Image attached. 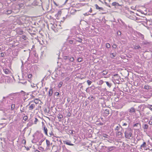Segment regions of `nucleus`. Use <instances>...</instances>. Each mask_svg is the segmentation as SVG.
Returning a JSON list of instances; mask_svg holds the SVG:
<instances>
[{"mask_svg": "<svg viewBox=\"0 0 152 152\" xmlns=\"http://www.w3.org/2000/svg\"><path fill=\"white\" fill-rule=\"evenodd\" d=\"M59 94V92H56L55 93V95L56 96H58Z\"/></svg>", "mask_w": 152, "mask_h": 152, "instance_id": "6e6d98bb", "label": "nucleus"}, {"mask_svg": "<svg viewBox=\"0 0 152 152\" xmlns=\"http://www.w3.org/2000/svg\"><path fill=\"white\" fill-rule=\"evenodd\" d=\"M128 112L130 115H133L136 112V109L134 107H131L128 110Z\"/></svg>", "mask_w": 152, "mask_h": 152, "instance_id": "20e7f679", "label": "nucleus"}, {"mask_svg": "<svg viewBox=\"0 0 152 152\" xmlns=\"http://www.w3.org/2000/svg\"><path fill=\"white\" fill-rule=\"evenodd\" d=\"M95 6L96 8V9H98L99 10H103L104 9L102 7H99V6L97 4H95Z\"/></svg>", "mask_w": 152, "mask_h": 152, "instance_id": "a211bd4d", "label": "nucleus"}, {"mask_svg": "<svg viewBox=\"0 0 152 152\" xmlns=\"http://www.w3.org/2000/svg\"><path fill=\"white\" fill-rule=\"evenodd\" d=\"M12 12V11L11 10H7L6 11L4 10V14L7 15L10 14Z\"/></svg>", "mask_w": 152, "mask_h": 152, "instance_id": "9d476101", "label": "nucleus"}, {"mask_svg": "<svg viewBox=\"0 0 152 152\" xmlns=\"http://www.w3.org/2000/svg\"><path fill=\"white\" fill-rule=\"evenodd\" d=\"M4 73L6 74H7L9 72V70H5L4 71Z\"/></svg>", "mask_w": 152, "mask_h": 152, "instance_id": "bf43d9fd", "label": "nucleus"}, {"mask_svg": "<svg viewBox=\"0 0 152 152\" xmlns=\"http://www.w3.org/2000/svg\"><path fill=\"white\" fill-rule=\"evenodd\" d=\"M115 132L119 131L121 128H122L121 126L119 124H115Z\"/></svg>", "mask_w": 152, "mask_h": 152, "instance_id": "39448f33", "label": "nucleus"}, {"mask_svg": "<svg viewBox=\"0 0 152 152\" xmlns=\"http://www.w3.org/2000/svg\"><path fill=\"white\" fill-rule=\"evenodd\" d=\"M74 60V58L73 57H71L70 59V61L71 62H73Z\"/></svg>", "mask_w": 152, "mask_h": 152, "instance_id": "de8ad7c7", "label": "nucleus"}, {"mask_svg": "<svg viewBox=\"0 0 152 152\" xmlns=\"http://www.w3.org/2000/svg\"><path fill=\"white\" fill-rule=\"evenodd\" d=\"M140 37H141V39H143L144 38V35L141 34H140Z\"/></svg>", "mask_w": 152, "mask_h": 152, "instance_id": "13d9d810", "label": "nucleus"}, {"mask_svg": "<svg viewBox=\"0 0 152 152\" xmlns=\"http://www.w3.org/2000/svg\"><path fill=\"white\" fill-rule=\"evenodd\" d=\"M58 118L59 120V121H61V119L63 117V115L61 114L60 113H59L58 114Z\"/></svg>", "mask_w": 152, "mask_h": 152, "instance_id": "aec40b11", "label": "nucleus"}, {"mask_svg": "<svg viewBox=\"0 0 152 152\" xmlns=\"http://www.w3.org/2000/svg\"><path fill=\"white\" fill-rule=\"evenodd\" d=\"M45 138L42 139H41L40 140V142H41V143H42V142H43L44 141V140H45Z\"/></svg>", "mask_w": 152, "mask_h": 152, "instance_id": "69168bd1", "label": "nucleus"}, {"mask_svg": "<svg viewBox=\"0 0 152 152\" xmlns=\"http://www.w3.org/2000/svg\"><path fill=\"white\" fill-rule=\"evenodd\" d=\"M101 73L103 75H106L108 73V71L107 70H103L101 72Z\"/></svg>", "mask_w": 152, "mask_h": 152, "instance_id": "b1692460", "label": "nucleus"}, {"mask_svg": "<svg viewBox=\"0 0 152 152\" xmlns=\"http://www.w3.org/2000/svg\"><path fill=\"white\" fill-rule=\"evenodd\" d=\"M112 4L113 6H115V7H118V6H121L122 5H120L118 3L116 2H113Z\"/></svg>", "mask_w": 152, "mask_h": 152, "instance_id": "2eb2a0df", "label": "nucleus"}, {"mask_svg": "<svg viewBox=\"0 0 152 152\" xmlns=\"http://www.w3.org/2000/svg\"><path fill=\"white\" fill-rule=\"evenodd\" d=\"M35 106V105L34 104H31L29 107V110H32L33 109Z\"/></svg>", "mask_w": 152, "mask_h": 152, "instance_id": "5701e85b", "label": "nucleus"}, {"mask_svg": "<svg viewBox=\"0 0 152 152\" xmlns=\"http://www.w3.org/2000/svg\"><path fill=\"white\" fill-rule=\"evenodd\" d=\"M106 47L107 48H109L110 47V45L109 43H107L106 44Z\"/></svg>", "mask_w": 152, "mask_h": 152, "instance_id": "c9c22d12", "label": "nucleus"}, {"mask_svg": "<svg viewBox=\"0 0 152 152\" xmlns=\"http://www.w3.org/2000/svg\"><path fill=\"white\" fill-rule=\"evenodd\" d=\"M53 89L52 88H51L49 89V90L48 93V95L49 96H50L52 95L53 92Z\"/></svg>", "mask_w": 152, "mask_h": 152, "instance_id": "dca6fc26", "label": "nucleus"}, {"mask_svg": "<svg viewBox=\"0 0 152 152\" xmlns=\"http://www.w3.org/2000/svg\"><path fill=\"white\" fill-rule=\"evenodd\" d=\"M122 124V125L124 126H126L127 125V124L126 123H124L123 121L122 122V123H121Z\"/></svg>", "mask_w": 152, "mask_h": 152, "instance_id": "c03bdc74", "label": "nucleus"}, {"mask_svg": "<svg viewBox=\"0 0 152 152\" xmlns=\"http://www.w3.org/2000/svg\"><path fill=\"white\" fill-rule=\"evenodd\" d=\"M6 78H5V79L7 80V82L8 83H10L11 82L12 80V79L9 76H6L5 77Z\"/></svg>", "mask_w": 152, "mask_h": 152, "instance_id": "1a4fd4ad", "label": "nucleus"}, {"mask_svg": "<svg viewBox=\"0 0 152 152\" xmlns=\"http://www.w3.org/2000/svg\"><path fill=\"white\" fill-rule=\"evenodd\" d=\"M71 114L70 113V112H69L67 114V115L69 117H70L71 116Z\"/></svg>", "mask_w": 152, "mask_h": 152, "instance_id": "338daca9", "label": "nucleus"}, {"mask_svg": "<svg viewBox=\"0 0 152 152\" xmlns=\"http://www.w3.org/2000/svg\"><path fill=\"white\" fill-rule=\"evenodd\" d=\"M15 104H12L11 105V110H13L15 107Z\"/></svg>", "mask_w": 152, "mask_h": 152, "instance_id": "473e14b6", "label": "nucleus"}, {"mask_svg": "<svg viewBox=\"0 0 152 152\" xmlns=\"http://www.w3.org/2000/svg\"><path fill=\"white\" fill-rule=\"evenodd\" d=\"M117 34L118 35H121V32L120 31H118L117 32Z\"/></svg>", "mask_w": 152, "mask_h": 152, "instance_id": "5fc2aeb1", "label": "nucleus"}, {"mask_svg": "<svg viewBox=\"0 0 152 152\" xmlns=\"http://www.w3.org/2000/svg\"><path fill=\"white\" fill-rule=\"evenodd\" d=\"M22 142H23L25 144H26V140L24 139H23L22 140Z\"/></svg>", "mask_w": 152, "mask_h": 152, "instance_id": "774afa93", "label": "nucleus"}, {"mask_svg": "<svg viewBox=\"0 0 152 152\" xmlns=\"http://www.w3.org/2000/svg\"><path fill=\"white\" fill-rule=\"evenodd\" d=\"M151 88V86H149L148 85H145L144 86V88L147 90L150 89Z\"/></svg>", "mask_w": 152, "mask_h": 152, "instance_id": "cd10ccee", "label": "nucleus"}, {"mask_svg": "<svg viewBox=\"0 0 152 152\" xmlns=\"http://www.w3.org/2000/svg\"><path fill=\"white\" fill-rule=\"evenodd\" d=\"M133 131L131 128H128L126 129L125 132V137L126 138L128 139H130L132 137Z\"/></svg>", "mask_w": 152, "mask_h": 152, "instance_id": "f257e3e1", "label": "nucleus"}, {"mask_svg": "<svg viewBox=\"0 0 152 152\" xmlns=\"http://www.w3.org/2000/svg\"><path fill=\"white\" fill-rule=\"evenodd\" d=\"M63 83V82H61V81L59 83L58 85V87L59 88H61V86H62V85Z\"/></svg>", "mask_w": 152, "mask_h": 152, "instance_id": "72a5a7b5", "label": "nucleus"}, {"mask_svg": "<svg viewBox=\"0 0 152 152\" xmlns=\"http://www.w3.org/2000/svg\"><path fill=\"white\" fill-rule=\"evenodd\" d=\"M49 134L50 136L53 135V134L52 132H50L49 133Z\"/></svg>", "mask_w": 152, "mask_h": 152, "instance_id": "0e129e2a", "label": "nucleus"}, {"mask_svg": "<svg viewBox=\"0 0 152 152\" xmlns=\"http://www.w3.org/2000/svg\"><path fill=\"white\" fill-rule=\"evenodd\" d=\"M148 107L152 111V105H149Z\"/></svg>", "mask_w": 152, "mask_h": 152, "instance_id": "864d4df0", "label": "nucleus"}, {"mask_svg": "<svg viewBox=\"0 0 152 152\" xmlns=\"http://www.w3.org/2000/svg\"><path fill=\"white\" fill-rule=\"evenodd\" d=\"M146 146V144L145 142H144L143 144L140 146V148L142 149V148H145Z\"/></svg>", "mask_w": 152, "mask_h": 152, "instance_id": "412c9836", "label": "nucleus"}, {"mask_svg": "<svg viewBox=\"0 0 152 152\" xmlns=\"http://www.w3.org/2000/svg\"><path fill=\"white\" fill-rule=\"evenodd\" d=\"M28 119V117L27 116H25L23 118V119L25 121H26Z\"/></svg>", "mask_w": 152, "mask_h": 152, "instance_id": "ea45409f", "label": "nucleus"}, {"mask_svg": "<svg viewBox=\"0 0 152 152\" xmlns=\"http://www.w3.org/2000/svg\"><path fill=\"white\" fill-rule=\"evenodd\" d=\"M46 143L47 146L49 147L50 146V142L48 140H46Z\"/></svg>", "mask_w": 152, "mask_h": 152, "instance_id": "7c9ffc66", "label": "nucleus"}, {"mask_svg": "<svg viewBox=\"0 0 152 152\" xmlns=\"http://www.w3.org/2000/svg\"><path fill=\"white\" fill-rule=\"evenodd\" d=\"M112 47L114 48H116L117 47V45L115 44H113L112 45Z\"/></svg>", "mask_w": 152, "mask_h": 152, "instance_id": "09e8293b", "label": "nucleus"}, {"mask_svg": "<svg viewBox=\"0 0 152 152\" xmlns=\"http://www.w3.org/2000/svg\"><path fill=\"white\" fill-rule=\"evenodd\" d=\"M4 54L3 53H1L0 54V56L1 57H3L4 56Z\"/></svg>", "mask_w": 152, "mask_h": 152, "instance_id": "052dcab7", "label": "nucleus"}, {"mask_svg": "<svg viewBox=\"0 0 152 152\" xmlns=\"http://www.w3.org/2000/svg\"><path fill=\"white\" fill-rule=\"evenodd\" d=\"M103 137H104L107 138H108V137H110L109 136H108L106 134H104L103 135Z\"/></svg>", "mask_w": 152, "mask_h": 152, "instance_id": "3c124183", "label": "nucleus"}, {"mask_svg": "<svg viewBox=\"0 0 152 152\" xmlns=\"http://www.w3.org/2000/svg\"><path fill=\"white\" fill-rule=\"evenodd\" d=\"M38 121V119L37 118H35V121H34V124H36Z\"/></svg>", "mask_w": 152, "mask_h": 152, "instance_id": "603ef678", "label": "nucleus"}, {"mask_svg": "<svg viewBox=\"0 0 152 152\" xmlns=\"http://www.w3.org/2000/svg\"><path fill=\"white\" fill-rule=\"evenodd\" d=\"M114 147L113 146L108 147V149L110 151H111L113 149L112 148Z\"/></svg>", "mask_w": 152, "mask_h": 152, "instance_id": "37998d69", "label": "nucleus"}, {"mask_svg": "<svg viewBox=\"0 0 152 152\" xmlns=\"http://www.w3.org/2000/svg\"><path fill=\"white\" fill-rule=\"evenodd\" d=\"M88 99H89L91 101H93L94 99V98L93 96H92L91 97H88Z\"/></svg>", "mask_w": 152, "mask_h": 152, "instance_id": "a18cd8bd", "label": "nucleus"}, {"mask_svg": "<svg viewBox=\"0 0 152 152\" xmlns=\"http://www.w3.org/2000/svg\"><path fill=\"white\" fill-rule=\"evenodd\" d=\"M105 82L106 83L107 85L110 88L111 87L112 85V84L111 83H110L108 81Z\"/></svg>", "mask_w": 152, "mask_h": 152, "instance_id": "a878e982", "label": "nucleus"}, {"mask_svg": "<svg viewBox=\"0 0 152 152\" xmlns=\"http://www.w3.org/2000/svg\"><path fill=\"white\" fill-rule=\"evenodd\" d=\"M6 98L5 97H3V99L0 101V110H3V108H4L3 106H5L4 102Z\"/></svg>", "mask_w": 152, "mask_h": 152, "instance_id": "7ed1b4c3", "label": "nucleus"}, {"mask_svg": "<svg viewBox=\"0 0 152 152\" xmlns=\"http://www.w3.org/2000/svg\"><path fill=\"white\" fill-rule=\"evenodd\" d=\"M64 144L69 145L73 146L74 145L73 144L71 143V142L69 140L64 141Z\"/></svg>", "mask_w": 152, "mask_h": 152, "instance_id": "0eeeda50", "label": "nucleus"}, {"mask_svg": "<svg viewBox=\"0 0 152 152\" xmlns=\"http://www.w3.org/2000/svg\"><path fill=\"white\" fill-rule=\"evenodd\" d=\"M61 11H58L57 14L55 15V16L57 15V17H58L59 16H60L61 15Z\"/></svg>", "mask_w": 152, "mask_h": 152, "instance_id": "2f4dec72", "label": "nucleus"}, {"mask_svg": "<svg viewBox=\"0 0 152 152\" xmlns=\"http://www.w3.org/2000/svg\"><path fill=\"white\" fill-rule=\"evenodd\" d=\"M134 48L135 50L138 49L139 48H141V47L139 45L137 44H136L134 45H133Z\"/></svg>", "mask_w": 152, "mask_h": 152, "instance_id": "4468645a", "label": "nucleus"}, {"mask_svg": "<svg viewBox=\"0 0 152 152\" xmlns=\"http://www.w3.org/2000/svg\"><path fill=\"white\" fill-rule=\"evenodd\" d=\"M76 11V10L75 9H72L70 11V13L71 14L74 15Z\"/></svg>", "mask_w": 152, "mask_h": 152, "instance_id": "393cba45", "label": "nucleus"}, {"mask_svg": "<svg viewBox=\"0 0 152 152\" xmlns=\"http://www.w3.org/2000/svg\"><path fill=\"white\" fill-rule=\"evenodd\" d=\"M104 3H105V5H106V6H108L109 7H110L111 8V7H110V6L107 3V2H104Z\"/></svg>", "mask_w": 152, "mask_h": 152, "instance_id": "e2e57ef3", "label": "nucleus"}, {"mask_svg": "<svg viewBox=\"0 0 152 152\" xmlns=\"http://www.w3.org/2000/svg\"><path fill=\"white\" fill-rule=\"evenodd\" d=\"M90 88L92 89V90H94V85H92V86L91 87H89L88 88H87L86 90V91H87V89L88 88Z\"/></svg>", "mask_w": 152, "mask_h": 152, "instance_id": "f704fd0d", "label": "nucleus"}, {"mask_svg": "<svg viewBox=\"0 0 152 152\" xmlns=\"http://www.w3.org/2000/svg\"><path fill=\"white\" fill-rule=\"evenodd\" d=\"M87 82L88 85H90L92 83V82L89 80H87Z\"/></svg>", "mask_w": 152, "mask_h": 152, "instance_id": "58836bf2", "label": "nucleus"}, {"mask_svg": "<svg viewBox=\"0 0 152 152\" xmlns=\"http://www.w3.org/2000/svg\"><path fill=\"white\" fill-rule=\"evenodd\" d=\"M20 37L24 39V40H26V37L25 35H22Z\"/></svg>", "mask_w": 152, "mask_h": 152, "instance_id": "a19ab883", "label": "nucleus"}, {"mask_svg": "<svg viewBox=\"0 0 152 152\" xmlns=\"http://www.w3.org/2000/svg\"><path fill=\"white\" fill-rule=\"evenodd\" d=\"M125 116H122L121 118H120L119 120L120 123H121L122 122H123L122 121L123 120H124V118H125Z\"/></svg>", "mask_w": 152, "mask_h": 152, "instance_id": "c85d7f7f", "label": "nucleus"}, {"mask_svg": "<svg viewBox=\"0 0 152 152\" xmlns=\"http://www.w3.org/2000/svg\"><path fill=\"white\" fill-rule=\"evenodd\" d=\"M117 94L119 96H122L124 95V92L122 91H120L117 93Z\"/></svg>", "mask_w": 152, "mask_h": 152, "instance_id": "4be33fe9", "label": "nucleus"}, {"mask_svg": "<svg viewBox=\"0 0 152 152\" xmlns=\"http://www.w3.org/2000/svg\"><path fill=\"white\" fill-rule=\"evenodd\" d=\"M77 60L78 62H81L82 61L83 58H77Z\"/></svg>", "mask_w": 152, "mask_h": 152, "instance_id": "e433bc0d", "label": "nucleus"}, {"mask_svg": "<svg viewBox=\"0 0 152 152\" xmlns=\"http://www.w3.org/2000/svg\"><path fill=\"white\" fill-rule=\"evenodd\" d=\"M43 126V130H44V132L45 134L46 135H48V130L45 127V126Z\"/></svg>", "mask_w": 152, "mask_h": 152, "instance_id": "6ab92c4d", "label": "nucleus"}, {"mask_svg": "<svg viewBox=\"0 0 152 152\" xmlns=\"http://www.w3.org/2000/svg\"><path fill=\"white\" fill-rule=\"evenodd\" d=\"M56 74L57 75H60L61 72L62 71L61 69L60 68H58L57 70L56 69Z\"/></svg>", "mask_w": 152, "mask_h": 152, "instance_id": "9b49d317", "label": "nucleus"}, {"mask_svg": "<svg viewBox=\"0 0 152 152\" xmlns=\"http://www.w3.org/2000/svg\"><path fill=\"white\" fill-rule=\"evenodd\" d=\"M113 76L114 79L115 80H121V79L120 78V77L117 74L114 75Z\"/></svg>", "mask_w": 152, "mask_h": 152, "instance_id": "f8f14e48", "label": "nucleus"}, {"mask_svg": "<svg viewBox=\"0 0 152 152\" xmlns=\"http://www.w3.org/2000/svg\"><path fill=\"white\" fill-rule=\"evenodd\" d=\"M44 111L45 113H48L49 112V110H48L47 108H45V109H44Z\"/></svg>", "mask_w": 152, "mask_h": 152, "instance_id": "49530a36", "label": "nucleus"}, {"mask_svg": "<svg viewBox=\"0 0 152 152\" xmlns=\"http://www.w3.org/2000/svg\"><path fill=\"white\" fill-rule=\"evenodd\" d=\"M67 42L70 44H75L76 43V40L75 39H73L72 40H69L67 41Z\"/></svg>", "mask_w": 152, "mask_h": 152, "instance_id": "6e6552de", "label": "nucleus"}, {"mask_svg": "<svg viewBox=\"0 0 152 152\" xmlns=\"http://www.w3.org/2000/svg\"><path fill=\"white\" fill-rule=\"evenodd\" d=\"M148 43L147 41H143L142 43V45H146Z\"/></svg>", "mask_w": 152, "mask_h": 152, "instance_id": "4c0bfd02", "label": "nucleus"}, {"mask_svg": "<svg viewBox=\"0 0 152 152\" xmlns=\"http://www.w3.org/2000/svg\"><path fill=\"white\" fill-rule=\"evenodd\" d=\"M133 127L135 128L136 129L139 130L141 128V126L139 121H138L136 123H134L133 125Z\"/></svg>", "mask_w": 152, "mask_h": 152, "instance_id": "f03ea898", "label": "nucleus"}, {"mask_svg": "<svg viewBox=\"0 0 152 152\" xmlns=\"http://www.w3.org/2000/svg\"><path fill=\"white\" fill-rule=\"evenodd\" d=\"M115 134L117 136H119L120 137H121L123 136V134L121 131L115 132Z\"/></svg>", "mask_w": 152, "mask_h": 152, "instance_id": "423d86ee", "label": "nucleus"}, {"mask_svg": "<svg viewBox=\"0 0 152 152\" xmlns=\"http://www.w3.org/2000/svg\"><path fill=\"white\" fill-rule=\"evenodd\" d=\"M31 86L32 87L34 88V89L35 90H37L38 88V87L37 84L34 83L31 84Z\"/></svg>", "mask_w": 152, "mask_h": 152, "instance_id": "f3484780", "label": "nucleus"}, {"mask_svg": "<svg viewBox=\"0 0 152 152\" xmlns=\"http://www.w3.org/2000/svg\"><path fill=\"white\" fill-rule=\"evenodd\" d=\"M41 151H43L44 150V148L42 147H39L38 148Z\"/></svg>", "mask_w": 152, "mask_h": 152, "instance_id": "4d7b16f0", "label": "nucleus"}, {"mask_svg": "<svg viewBox=\"0 0 152 152\" xmlns=\"http://www.w3.org/2000/svg\"><path fill=\"white\" fill-rule=\"evenodd\" d=\"M116 53L115 52L114 53H111L110 54L111 57L112 58H114L116 56Z\"/></svg>", "mask_w": 152, "mask_h": 152, "instance_id": "bb28decb", "label": "nucleus"}, {"mask_svg": "<svg viewBox=\"0 0 152 152\" xmlns=\"http://www.w3.org/2000/svg\"><path fill=\"white\" fill-rule=\"evenodd\" d=\"M32 76V75L31 74H29L28 75V77L29 78H30Z\"/></svg>", "mask_w": 152, "mask_h": 152, "instance_id": "680f3d73", "label": "nucleus"}, {"mask_svg": "<svg viewBox=\"0 0 152 152\" xmlns=\"http://www.w3.org/2000/svg\"><path fill=\"white\" fill-rule=\"evenodd\" d=\"M120 20L121 21V23H122V25L124 26H126V24H125V23L122 20H121V19H120Z\"/></svg>", "mask_w": 152, "mask_h": 152, "instance_id": "8fccbe9b", "label": "nucleus"}, {"mask_svg": "<svg viewBox=\"0 0 152 152\" xmlns=\"http://www.w3.org/2000/svg\"><path fill=\"white\" fill-rule=\"evenodd\" d=\"M104 113L107 114L106 115L107 116V115L109 113V110L107 109H106L104 111Z\"/></svg>", "mask_w": 152, "mask_h": 152, "instance_id": "c756f323", "label": "nucleus"}, {"mask_svg": "<svg viewBox=\"0 0 152 152\" xmlns=\"http://www.w3.org/2000/svg\"><path fill=\"white\" fill-rule=\"evenodd\" d=\"M76 40V42L77 41V42H81L82 40V39L81 38H78V39Z\"/></svg>", "mask_w": 152, "mask_h": 152, "instance_id": "79ce46f5", "label": "nucleus"}, {"mask_svg": "<svg viewBox=\"0 0 152 152\" xmlns=\"http://www.w3.org/2000/svg\"><path fill=\"white\" fill-rule=\"evenodd\" d=\"M142 128L144 129V132H146L148 128V124H144V126H142Z\"/></svg>", "mask_w": 152, "mask_h": 152, "instance_id": "ddd939ff", "label": "nucleus"}]
</instances>
